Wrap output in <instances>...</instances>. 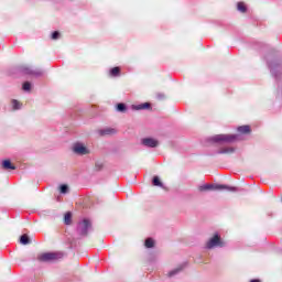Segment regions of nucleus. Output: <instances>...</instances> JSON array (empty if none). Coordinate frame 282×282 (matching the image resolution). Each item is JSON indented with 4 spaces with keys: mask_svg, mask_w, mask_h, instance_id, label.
Masks as SVG:
<instances>
[{
    "mask_svg": "<svg viewBox=\"0 0 282 282\" xmlns=\"http://www.w3.org/2000/svg\"><path fill=\"white\" fill-rule=\"evenodd\" d=\"M237 140H239V134H216L209 137L207 142H212V144H231V142H237Z\"/></svg>",
    "mask_w": 282,
    "mask_h": 282,
    "instance_id": "f257e3e1",
    "label": "nucleus"
},
{
    "mask_svg": "<svg viewBox=\"0 0 282 282\" xmlns=\"http://www.w3.org/2000/svg\"><path fill=\"white\" fill-rule=\"evenodd\" d=\"M198 191L200 193H206V191H229L231 193H237L238 187L228 186V185H219V184H204L198 186Z\"/></svg>",
    "mask_w": 282,
    "mask_h": 282,
    "instance_id": "f03ea898",
    "label": "nucleus"
},
{
    "mask_svg": "<svg viewBox=\"0 0 282 282\" xmlns=\"http://www.w3.org/2000/svg\"><path fill=\"white\" fill-rule=\"evenodd\" d=\"M89 230H91V220L84 218L80 220L77 225V234L80 237H87L89 234Z\"/></svg>",
    "mask_w": 282,
    "mask_h": 282,
    "instance_id": "7ed1b4c3",
    "label": "nucleus"
},
{
    "mask_svg": "<svg viewBox=\"0 0 282 282\" xmlns=\"http://www.w3.org/2000/svg\"><path fill=\"white\" fill-rule=\"evenodd\" d=\"M226 243L221 240V236L219 234H215L205 245L207 250H213V248H224Z\"/></svg>",
    "mask_w": 282,
    "mask_h": 282,
    "instance_id": "20e7f679",
    "label": "nucleus"
},
{
    "mask_svg": "<svg viewBox=\"0 0 282 282\" xmlns=\"http://www.w3.org/2000/svg\"><path fill=\"white\" fill-rule=\"evenodd\" d=\"M58 259H63V252H46L39 257L40 261H58Z\"/></svg>",
    "mask_w": 282,
    "mask_h": 282,
    "instance_id": "39448f33",
    "label": "nucleus"
},
{
    "mask_svg": "<svg viewBox=\"0 0 282 282\" xmlns=\"http://www.w3.org/2000/svg\"><path fill=\"white\" fill-rule=\"evenodd\" d=\"M20 72H22V74H25V76H35L36 78H39V76H43V70H41V68H32L29 66H22L20 68Z\"/></svg>",
    "mask_w": 282,
    "mask_h": 282,
    "instance_id": "423d86ee",
    "label": "nucleus"
},
{
    "mask_svg": "<svg viewBox=\"0 0 282 282\" xmlns=\"http://www.w3.org/2000/svg\"><path fill=\"white\" fill-rule=\"evenodd\" d=\"M73 152L76 153V155H89L90 153L89 149L80 142L74 143Z\"/></svg>",
    "mask_w": 282,
    "mask_h": 282,
    "instance_id": "0eeeda50",
    "label": "nucleus"
},
{
    "mask_svg": "<svg viewBox=\"0 0 282 282\" xmlns=\"http://www.w3.org/2000/svg\"><path fill=\"white\" fill-rule=\"evenodd\" d=\"M268 67L272 74V76H274L275 80H279L280 76H281V64L276 63V62H272V63H268Z\"/></svg>",
    "mask_w": 282,
    "mask_h": 282,
    "instance_id": "6e6552de",
    "label": "nucleus"
},
{
    "mask_svg": "<svg viewBox=\"0 0 282 282\" xmlns=\"http://www.w3.org/2000/svg\"><path fill=\"white\" fill-rule=\"evenodd\" d=\"M141 143L143 147H148L149 149H155V147L159 144L158 140L153 138H144L141 140Z\"/></svg>",
    "mask_w": 282,
    "mask_h": 282,
    "instance_id": "1a4fd4ad",
    "label": "nucleus"
},
{
    "mask_svg": "<svg viewBox=\"0 0 282 282\" xmlns=\"http://www.w3.org/2000/svg\"><path fill=\"white\" fill-rule=\"evenodd\" d=\"M132 109H134V111H142L143 109H151V104L145 102V104H140V105H133Z\"/></svg>",
    "mask_w": 282,
    "mask_h": 282,
    "instance_id": "9d476101",
    "label": "nucleus"
},
{
    "mask_svg": "<svg viewBox=\"0 0 282 282\" xmlns=\"http://www.w3.org/2000/svg\"><path fill=\"white\" fill-rule=\"evenodd\" d=\"M116 134V129L113 128H104L99 130V135H113Z\"/></svg>",
    "mask_w": 282,
    "mask_h": 282,
    "instance_id": "9b49d317",
    "label": "nucleus"
},
{
    "mask_svg": "<svg viewBox=\"0 0 282 282\" xmlns=\"http://www.w3.org/2000/svg\"><path fill=\"white\" fill-rule=\"evenodd\" d=\"M2 166L6 171H15L17 170V166H14L10 160H4L2 162Z\"/></svg>",
    "mask_w": 282,
    "mask_h": 282,
    "instance_id": "f8f14e48",
    "label": "nucleus"
},
{
    "mask_svg": "<svg viewBox=\"0 0 282 282\" xmlns=\"http://www.w3.org/2000/svg\"><path fill=\"white\" fill-rule=\"evenodd\" d=\"M183 270H184V264H182V265H180L178 268H176V269L170 271V272L167 273V276H169L170 279L173 278V276H176V274H180V272H182Z\"/></svg>",
    "mask_w": 282,
    "mask_h": 282,
    "instance_id": "ddd939ff",
    "label": "nucleus"
},
{
    "mask_svg": "<svg viewBox=\"0 0 282 282\" xmlns=\"http://www.w3.org/2000/svg\"><path fill=\"white\" fill-rule=\"evenodd\" d=\"M152 184L153 186H159L160 188H164V184L162 183V181H160V176H154L152 178Z\"/></svg>",
    "mask_w": 282,
    "mask_h": 282,
    "instance_id": "4468645a",
    "label": "nucleus"
},
{
    "mask_svg": "<svg viewBox=\"0 0 282 282\" xmlns=\"http://www.w3.org/2000/svg\"><path fill=\"white\" fill-rule=\"evenodd\" d=\"M237 131L239 132V133H250V126H240V127H238L237 128Z\"/></svg>",
    "mask_w": 282,
    "mask_h": 282,
    "instance_id": "2eb2a0df",
    "label": "nucleus"
},
{
    "mask_svg": "<svg viewBox=\"0 0 282 282\" xmlns=\"http://www.w3.org/2000/svg\"><path fill=\"white\" fill-rule=\"evenodd\" d=\"M20 243H22V246H28V243H30V237H28V235H22L20 237Z\"/></svg>",
    "mask_w": 282,
    "mask_h": 282,
    "instance_id": "dca6fc26",
    "label": "nucleus"
},
{
    "mask_svg": "<svg viewBox=\"0 0 282 282\" xmlns=\"http://www.w3.org/2000/svg\"><path fill=\"white\" fill-rule=\"evenodd\" d=\"M144 246L145 248H153L155 246V240H153V238H148L145 239Z\"/></svg>",
    "mask_w": 282,
    "mask_h": 282,
    "instance_id": "f3484780",
    "label": "nucleus"
},
{
    "mask_svg": "<svg viewBox=\"0 0 282 282\" xmlns=\"http://www.w3.org/2000/svg\"><path fill=\"white\" fill-rule=\"evenodd\" d=\"M237 10H238L239 12L245 13V12L248 11V8L246 7V4H245L243 2H238V4H237Z\"/></svg>",
    "mask_w": 282,
    "mask_h": 282,
    "instance_id": "a211bd4d",
    "label": "nucleus"
},
{
    "mask_svg": "<svg viewBox=\"0 0 282 282\" xmlns=\"http://www.w3.org/2000/svg\"><path fill=\"white\" fill-rule=\"evenodd\" d=\"M59 193H62V195H67V193H69V186H67V184L61 185Z\"/></svg>",
    "mask_w": 282,
    "mask_h": 282,
    "instance_id": "6ab92c4d",
    "label": "nucleus"
},
{
    "mask_svg": "<svg viewBox=\"0 0 282 282\" xmlns=\"http://www.w3.org/2000/svg\"><path fill=\"white\" fill-rule=\"evenodd\" d=\"M23 91H32V83L30 82H24L22 85Z\"/></svg>",
    "mask_w": 282,
    "mask_h": 282,
    "instance_id": "aec40b11",
    "label": "nucleus"
},
{
    "mask_svg": "<svg viewBox=\"0 0 282 282\" xmlns=\"http://www.w3.org/2000/svg\"><path fill=\"white\" fill-rule=\"evenodd\" d=\"M219 154L235 153V148H223L218 151Z\"/></svg>",
    "mask_w": 282,
    "mask_h": 282,
    "instance_id": "412c9836",
    "label": "nucleus"
},
{
    "mask_svg": "<svg viewBox=\"0 0 282 282\" xmlns=\"http://www.w3.org/2000/svg\"><path fill=\"white\" fill-rule=\"evenodd\" d=\"M64 223L66 226H69V224H72V214L69 212H67L64 216Z\"/></svg>",
    "mask_w": 282,
    "mask_h": 282,
    "instance_id": "4be33fe9",
    "label": "nucleus"
},
{
    "mask_svg": "<svg viewBox=\"0 0 282 282\" xmlns=\"http://www.w3.org/2000/svg\"><path fill=\"white\" fill-rule=\"evenodd\" d=\"M117 111H120V113H124L127 111V105L120 102L117 105Z\"/></svg>",
    "mask_w": 282,
    "mask_h": 282,
    "instance_id": "5701e85b",
    "label": "nucleus"
},
{
    "mask_svg": "<svg viewBox=\"0 0 282 282\" xmlns=\"http://www.w3.org/2000/svg\"><path fill=\"white\" fill-rule=\"evenodd\" d=\"M11 102H12V108H13L14 110L21 109V102H19V100L13 99Z\"/></svg>",
    "mask_w": 282,
    "mask_h": 282,
    "instance_id": "b1692460",
    "label": "nucleus"
},
{
    "mask_svg": "<svg viewBox=\"0 0 282 282\" xmlns=\"http://www.w3.org/2000/svg\"><path fill=\"white\" fill-rule=\"evenodd\" d=\"M111 76H120V67H113L110 69Z\"/></svg>",
    "mask_w": 282,
    "mask_h": 282,
    "instance_id": "393cba45",
    "label": "nucleus"
},
{
    "mask_svg": "<svg viewBox=\"0 0 282 282\" xmlns=\"http://www.w3.org/2000/svg\"><path fill=\"white\" fill-rule=\"evenodd\" d=\"M59 37H61V33L58 31H55L52 33L53 41H57V39H59Z\"/></svg>",
    "mask_w": 282,
    "mask_h": 282,
    "instance_id": "a878e982",
    "label": "nucleus"
},
{
    "mask_svg": "<svg viewBox=\"0 0 282 282\" xmlns=\"http://www.w3.org/2000/svg\"><path fill=\"white\" fill-rule=\"evenodd\" d=\"M95 166H96L97 171H100V169H102L104 164H102V162H96Z\"/></svg>",
    "mask_w": 282,
    "mask_h": 282,
    "instance_id": "bb28decb",
    "label": "nucleus"
},
{
    "mask_svg": "<svg viewBox=\"0 0 282 282\" xmlns=\"http://www.w3.org/2000/svg\"><path fill=\"white\" fill-rule=\"evenodd\" d=\"M250 282H261V280H259V279H253V280H251Z\"/></svg>",
    "mask_w": 282,
    "mask_h": 282,
    "instance_id": "cd10ccee",
    "label": "nucleus"
},
{
    "mask_svg": "<svg viewBox=\"0 0 282 282\" xmlns=\"http://www.w3.org/2000/svg\"><path fill=\"white\" fill-rule=\"evenodd\" d=\"M159 98H164V95H159Z\"/></svg>",
    "mask_w": 282,
    "mask_h": 282,
    "instance_id": "c85d7f7f",
    "label": "nucleus"
}]
</instances>
